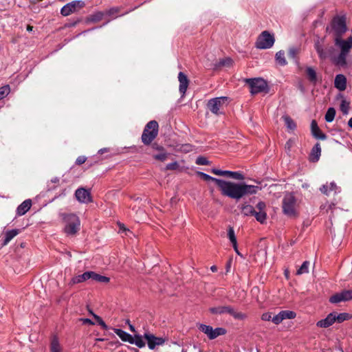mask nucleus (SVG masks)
I'll return each instance as SVG.
<instances>
[{
	"instance_id": "nucleus-1",
	"label": "nucleus",
	"mask_w": 352,
	"mask_h": 352,
	"mask_svg": "<svg viewBox=\"0 0 352 352\" xmlns=\"http://www.w3.org/2000/svg\"><path fill=\"white\" fill-rule=\"evenodd\" d=\"M332 28L335 33V45L340 48V54L334 55L333 47L324 50L319 43L316 44V50L321 59L330 58L335 65L344 67L346 65V57L352 48V36H349L346 40L341 38L346 31L345 19L342 17L335 18L332 22Z\"/></svg>"
},
{
	"instance_id": "nucleus-2",
	"label": "nucleus",
	"mask_w": 352,
	"mask_h": 352,
	"mask_svg": "<svg viewBox=\"0 0 352 352\" xmlns=\"http://www.w3.org/2000/svg\"><path fill=\"white\" fill-rule=\"evenodd\" d=\"M199 175L205 181H212L216 183L223 196L233 199L239 200L245 196L255 195L261 190L258 186L248 185L244 182H232L217 179L210 175L199 172Z\"/></svg>"
},
{
	"instance_id": "nucleus-3",
	"label": "nucleus",
	"mask_w": 352,
	"mask_h": 352,
	"mask_svg": "<svg viewBox=\"0 0 352 352\" xmlns=\"http://www.w3.org/2000/svg\"><path fill=\"white\" fill-rule=\"evenodd\" d=\"M239 208L241 213L245 217L254 216L256 221L263 224L266 222L267 212H266V204L264 201H259L256 205V209L248 203L241 204Z\"/></svg>"
},
{
	"instance_id": "nucleus-4",
	"label": "nucleus",
	"mask_w": 352,
	"mask_h": 352,
	"mask_svg": "<svg viewBox=\"0 0 352 352\" xmlns=\"http://www.w3.org/2000/svg\"><path fill=\"white\" fill-rule=\"evenodd\" d=\"M64 226V232L67 235H74L80 230V221L78 217L73 213H60Z\"/></svg>"
},
{
	"instance_id": "nucleus-5",
	"label": "nucleus",
	"mask_w": 352,
	"mask_h": 352,
	"mask_svg": "<svg viewBox=\"0 0 352 352\" xmlns=\"http://www.w3.org/2000/svg\"><path fill=\"white\" fill-rule=\"evenodd\" d=\"M209 311L211 314L214 315L229 314L234 319L239 320H243L247 317L245 314L237 311L233 307L230 305H221L210 307Z\"/></svg>"
},
{
	"instance_id": "nucleus-6",
	"label": "nucleus",
	"mask_w": 352,
	"mask_h": 352,
	"mask_svg": "<svg viewBox=\"0 0 352 352\" xmlns=\"http://www.w3.org/2000/svg\"><path fill=\"white\" fill-rule=\"evenodd\" d=\"M115 333L123 341L127 342L130 344H135L139 348H143L145 346V342L142 339V336L140 335H135L132 336L129 333L120 329H113Z\"/></svg>"
},
{
	"instance_id": "nucleus-7",
	"label": "nucleus",
	"mask_w": 352,
	"mask_h": 352,
	"mask_svg": "<svg viewBox=\"0 0 352 352\" xmlns=\"http://www.w3.org/2000/svg\"><path fill=\"white\" fill-rule=\"evenodd\" d=\"M158 123L155 120L148 122L142 135V141L144 144H149L157 137L158 133Z\"/></svg>"
},
{
	"instance_id": "nucleus-8",
	"label": "nucleus",
	"mask_w": 352,
	"mask_h": 352,
	"mask_svg": "<svg viewBox=\"0 0 352 352\" xmlns=\"http://www.w3.org/2000/svg\"><path fill=\"white\" fill-rule=\"evenodd\" d=\"M283 211L289 217L296 216V199L292 193H287L283 199Z\"/></svg>"
},
{
	"instance_id": "nucleus-9",
	"label": "nucleus",
	"mask_w": 352,
	"mask_h": 352,
	"mask_svg": "<svg viewBox=\"0 0 352 352\" xmlns=\"http://www.w3.org/2000/svg\"><path fill=\"white\" fill-rule=\"evenodd\" d=\"M274 35L271 34L268 31H263L258 36L255 43V47L261 50L270 49L274 45Z\"/></svg>"
},
{
	"instance_id": "nucleus-10",
	"label": "nucleus",
	"mask_w": 352,
	"mask_h": 352,
	"mask_svg": "<svg viewBox=\"0 0 352 352\" xmlns=\"http://www.w3.org/2000/svg\"><path fill=\"white\" fill-rule=\"evenodd\" d=\"M245 82L249 85L252 94L267 91V84L263 78H248L245 80Z\"/></svg>"
},
{
	"instance_id": "nucleus-11",
	"label": "nucleus",
	"mask_w": 352,
	"mask_h": 352,
	"mask_svg": "<svg viewBox=\"0 0 352 352\" xmlns=\"http://www.w3.org/2000/svg\"><path fill=\"white\" fill-rule=\"evenodd\" d=\"M227 97H217L210 99L208 102V108L212 113L219 115L221 113L220 109L227 104Z\"/></svg>"
},
{
	"instance_id": "nucleus-12",
	"label": "nucleus",
	"mask_w": 352,
	"mask_h": 352,
	"mask_svg": "<svg viewBox=\"0 0 352 352\" xmlns=\"http://www.w3.org/2000/svg\"><path fill=\"white\" fill-rule=\"evenodd\" d=\"M85 2L80 0L73 1L65 5L60 10V14L67 16L82 8L85 6Z\"/></svg>"
},
{
	"instance_id": "nucleus-13",
	"label": "nucleus",
	"mask_w": 352,
	"mask_h": 352,
	"mask_svg": "<svg viewBox=\"0 0 352 352\" xmlns=\"http://www.w3.org/2000/svg\"><path fill=\"white\" fill-rule=\"evenodd\" d=\"M199 329L207 335L210 340L226 333V330L223 328L213 329L211 326L203 324H199Z\"/></svg>"
},
{
	"instance_id": "nucleus-14",
	"label": "nucleus",
	"mask_w": 352,
	"mask_h": 352,
	"mask_svg": "<svg viewBox=\"0 0 352 352\" xmlns=\"http://www.w3.org/2000/svg\"><path fill=\"white\" fill-rule=\"evenodd\" d=\"M143 338L146 340L148 347L151 350L154 349L156 346L163 345L165 342V339L163 338L156 337L149 332L144 333L142 336V339Z\"/></svg>"
},
{
	"instance_id": "nucleus-15",
	"label": "nucleus",
	"mask_w": 352,
	"mask_h": 352,
	"mask_svg": "<svg viewBox=\"0 0 352 352\" xmlns=\"http://www.w3.org/2000/svg\"><path fill=\"white\" fill-rule=\"evenodd\" d=\"M75 197L82 204H88L92 201L90 192L84 188H78L75 192Z\"/></svg>"
},
{
	"instance_id": "nucleus-16",
	"label": "nucleus",
	"mask_w": 352,
	"mask_h": 352,
	"mask_svg": "<svg viewBox=\"0 0 352 352\" xmlns=\"http://www.w3.org/2000/svg\"><path fill=\"white\" fill-rule=\"evenodd\" d=\"M178 80L179 82V92L184 96L187 90L188 87L189 80L187 78V76L185 75L183 72H179L178 74Z\"/></svg>"
},
{
	"instance_id": "nucleus-17",
	"label": "nucleus",
	"mask_w": 352,
	"mask_h": 352,
	"mask_svg": "<svg viewBox=\"0 0 352 352\" xmlns=\"http://www.w3.org/2000/svg\"><path fill=\"white\" fill-rule=\"evenodd\" d=\"M335 322V312L330 313L322 320L317 322L316 325L321 328H327Z\"/></svg>"
},
{
	"instance_id": "nucleus-18",
	"label": "nucleus",
	"mask_w": 352,
	"mask_h": 352,
	"mask_svg": "<svg viewBox=\"0 0 352 352\" xmlns=\"http://www.w3.org/2000/svg\"><path fill=\"white\" fill-rule=\"evenodd\" d=\"M320 190L322 193L329 195L331 192H333L335 194H337L340 192V189L334 182H331L329 184H327L323 185Z\"/></svg>"
},
{
	"instance_id": "nucleus-19",
	"label": "nucleus",
	"mask_w": 352,
	"mask_h": 352,
	"mask_svg": "<svg viewBox=\"0 0 352 352\" xmlns=\"http://www.w3.org/2000/svg\"><path fill=\"white\" fill-rule=\"evenodd\" d=\"M311 133L314 138L320 140H325L327 138V135L323 133L320 128L318 126V124L316 120H312L311 123Z\"/></svg>"
},
{
	"instance_id": "nucleus-20",
	"label": "nucleus",
	"mask_w": 352,
	"mask_h": 352,
	"mask_svg": "<svg viewBox=\"0 0 352 352\" xmlns=\"http://www.w3.org/2000/svg\"><path fill=\"white\" fill-rule=\"evenodd\" d=\"M334 86L340 91H344L346 88V78L342 74H338L334 80Z\"/></svg>"
},
{
	"instance_id": "nucleus-21",
	"label": "nucleus",
	"mask_w": 352,
	"mask_h": 352,
	"mask_svg": "<svg viewBox=\"0 0 352 352\" xmlns=\"http://www.w3.org/2000/svg\"><path fill=\"white\" fill-rule=\"evenodd\" d=\"M90 271L89 272H85L82 274L74 276L70 282L69 283V285H73L75 284L80 283L82 282H85L89 279H90Z\"/></svg>"
},
{
	"instance_id": "nucleus-22",
	"label": "nucleus",
	"mask_w": 352,
	"mask_h": 352,
	"mask_svg": "<svg viewBox=\"0 0 352 352\" xmlns=\"http://www.w3.org/2000/svg\"><path fill=\"white\" fill-rule=\"evenodd\" d=\"M321 155V147L319 143H316L315 146L312 148L310 155L309 160L312 162H316L319 160Z\"/></svg>"
},
{
	"instance_id": "nucleus-23",
	"label": "nucleus",
	"mask_w": 352,
	"mask_h": 352,
	"mask_svg": "<svg viewBox=\"0 0 352 352\" xmlns=\"http://www.w3.org/2000/svg\"><path fill=\"white\" fill-rule=\"evenodd\" d=\"M32 201L30 199L25 200L16 208V214L19 216L25 214L31 208Z\"/></svg>"
},
{
	"instance_id": "nucleus-24",
	"label": "nucleus",
	"mask_w": 352,
	"mask_h": 352,
	"mask_svg": "<svg viewBox=\"0 0 352 352\" xmlns=\"http://www.w3.org/2000/svg\"><path fill=\"white\" fill-rule=\"evenodd\" d=\"M19 233V230L18 229H13L11 230H8L6 232L5 239L3 241V245H6Z\"/></svg>"
},
{
	"instance_id": "nucleus-25",
	"label": "nucleus",
	"mask_w": 352,
	"mask_h": 352,
	"mask_svg": "<svg viewBox=\"0 0 352 352\" xmlns=\"http://www.w3.org/2000/svg\"><path fill=\"white\" fill-rule=\"evenodd\" d=\"M90 279H92L96 282L108 283L109 281V278L98 274L94 272L90 271Z\"/></svg>"
},
{
	"instance_id": "nucleus-26",
	"label": "nucleus",
	"mask_w": 352,
	"mask_h": 352,
	"mask_svg": "<svg viewBox=\"0 0 352 352\" xmlns=\"http://www.w3.org/2000/svg\"><path fill=\"white\" fill-rule=\"evenodd\" d=\"M306 74L309 80L311 82L316 84V82H317V74L314 68L311 67H307Z\"/></svg>"
},
{
	"instance_id": "nucleus-27",
	"label": "nucleus",
	"mask_w": 352,
	"mask_h": 352,
	"mask_svg": "<svg viewBox=\"0 0 352 352\" xmlns=\"http://www.w3.org/2000/svg\"><path fill=\"white\" fill-rule=\"evenodd\" d=\"M62 348L59 343L58 339L54 337L51 341L50 351L51 352H61Z\"/></svg>"
},
{
	"instance_id": "nucleus-28",
	"label": "nucleus",
	"mask_w": 352,
	"mask_h": 352,
	"mask_svg": "<svg viewBox=\"0 0 352 352\" xmlns=\"http://www.w3.org/2000/svg\"><path fill=\"white\" fill-rule=\"evenodd\" d=\"M225 177H230L232 179L242 180L244 179L243 175L239 172H233L230 170H224Z\"/></svg>"
},
{
	"instance_id": "nucleus-29",
	"label": "nucleus",
	"mask_w": 352,
	"mask_h": 352,
	"mask_svg": "<svg viewBox=\"0 0 352 352\" xmlns=\"http://www.w3.org/2000/svg\"><path fill=\"white\" fill-rule=\"evenodd\" d=\"M342 98L340 103V110L343 114L346 115L349 113L350 102L347 101L342 95H340Z\"/></svg>"
},
{
	"instance_id": "nucleus-30",
	"label": "nucleus",
	"mask_w": 352,
	"mask_h": 352,
	"mask_svg": "<svg viewBox=\"0 0 352 352\" xmlns=\"http://www.w3.org/2000/svg\"><path fill=\"white\" fill-rule=\"evenodd\" d=\"M351 318L350 314L347 313H341L337 314L335 313V322H338L339 323H341L345 320H348Z\"/></svg>"
},
{
	"instance_id": "nucleus-31",
	"label": "nucleus",
	"mask_w": 352,
	"mask_h": 352,
	"mask_svg": "<svg viewBox=\"0 0 352 352\" xmlns=\"http://www.w3.org/2000/svg\"><path fill=\"white\" fill-rule=\"evenodd\" d=\"M309 262L307 261H304L302 263V265L296 271V275L299 276V275L309 273Z\"/></svg>"
},
{
	"instance_id": "nucleus-32",
	"label": "nucleus",
	"mask_w": 352,
	"mask_h": 352,
	"mask_svg": "<svg viewBox=\"0 0 352 352\" xmlns=\"http://www.w3.org/2000/svg\"><path fill=\"white\" fill-rule=\"evenodd\" d=\"M335 116H336L335 109L333 107H329L327 109V111L325 114V117H324L325 120L327 122H331L334 120Z\"/></svg>"
},
{
	"instance_id": "nucleus-33",
	"label": "nucleus",
	"mask_w": 352,
	"mask_h": 352,
	"mask_svg": "<svg viewBox=\"0 0 352 352\" xmlns=\"http://www.w3.org/2000/svg\"><path fill=\"white\" fill-rule=\"evenodd\" d=\"M276 60L277 63L282 66L287 64V61L285 58V53L283 51H279L276 54Z\"/></svg>"
},
{
	"instance_id": "nucleus-34",
	"label": "nucleus",
	"mask_w": 352,
	"mask_h": 352,
	"mask_svg": "<svg viewBox=\"0 0 352 352\" xmlns=\"http://www.w3.org/2000/svg\"><path fill=\"white\" fill-rule=\"evenodd\" d=\"M228 236L232 244V246H236V238L235 236L234 230L232 227H229L228 230Z\"/></svg>"
},
{
	"instance_id": "nucleus-35",
	"label": "nucleus",
	"mask_w": 352,
	"mask_h": 352,
	"mask_svg": "<svg viewBox=\"0 0 352 352\" xmlns=\"http://www.w3.org/2000/svg\"><path fill=\"white\" fill-rule=\"evenodd\" d=\"M283 320L285 319H293L296 317V314L293 311L285 310L280 311Z\"/></svg>"
},
{
	"instance_id": "nucleus-36",
	"label": "nucleus",
	"mask_w": 352,
	"mask_h": 352,
	"mask_svg": "<svg viewBox=\"0 0 352 352\" xmlns=\"http://www.w3.org/2000/svg\"><path fill=\"white\" fill-rule=\"evenodd\" d=\"M283 120L285 122L287 127L291 130H294L296 129V125L294 120L289 116H284Z\"/></svg>"
},
{
	"instance_id": "nucleus-37",
	"label": "nucleus",
	"mask_w": 352,
	"mask_h": 352,
	"mask_svg": "<svg viewBox=\"0 0 352 352\" xmlns=\"http://www.w3.org/2000/svg\"><path fill=\"white\" fill-rule=\"evenodd\" d=\"M104 13L102 12H98L91 15L89 20L91 22H98L102 19Z\"/></svg>"
},
{
	"instance_id": "nucleus-38",
	"label": "nucleus",
	"mask_w": 352,
	"mask_h": 352,
	"mask_svg": "<svg viewBox=\"0 0 352 352\" xmlns=\"http://www.w3.org/2000/svg\"><path fill=\"white\" fill-rule=\"evenodd\" d=\"M340 293L344 302L352 300V289L344 290Z\"/></svg>"
},
{
	"instance_id": "nucleus-39",
	"label": "nucleus",
	"mask_w": 352,
	"mask_h": 352,
	"mask_svg": "<svg viewBox=\"0 0 352 352\" xmlns=\"http://www.w3.org/2000/svg\"><path fill=\"white\" fill-rule=\"evenodd\" d=\"M10 91V88L8 85L0 87V100L7 96Z\"/></svg>"
},
{
	"instance_id": "nucleus-40",
	"label": "nucleus",
	"mask_w": 352,
	"mask_h": 352,
	"mask_svg": "<svg viewBox=\"0 0 352 352\" xmlns=\"http://www.w3.org/2000/svg\"><path fill=\"white\" fill-rule=\"evenodd\" d=\"M342 298V296H341V293L340 292V293H337V294L333 295L329 298V301L331 303L336 304V303H339L340 302H344Z\"/></svg>"
},
{
	"instance_id": "nucleus-41",
	"label": "nucleus",
	"mask_w": 352,
	"mask_h": 352,
	"mask_svg": "<svg viewBox=\"0 0 352 352\" xmlns=\"http://www.w3.org/2000/svg\"><path fill=\"white\" fill-rule=\"evenodd\" d=\"M167 156H168V154L165 152H162L160 153H158V154H156V155H154V158L155 160H160V161H162V162H164L166 160L167 158Z\"/></svg>"
},
{
	"instance_id": "nucleus-42",
	"label": "nucleus",
	"mask_w": 352,
	"mask_h": 352,
	"mask_svg": "<svg viewBox=\"0 0 352 352\" xmlns=\"http://www.w3.org/2000/svg\"><path fill=\"white\" fill-rule=\"evenodd\" d=\"M196 164L198 165H208L209 161L204 157H198L196 160Z\"/></svg>"
},
{
	"instance_id": "nucleus-43",
	"label": "nucleus",
	"mask_w": 352,
	"mask_h": 352,
	"mask_svg": "<svg viewBox=\"0 0 352 352\" xmlns=\"http://www.w3.org/2000/svg\"><path fill=\"white\" fill-rule=\"evenodd\" d=\"M283 320V319L280 312H279L277 315L274 316L272 318V322L276 324H280Z\"/></svg>"
},
{
	"instance_id": "nucleus-44",
	"label": "nucleus",
	"mask_w": 352,
	"mask_h": 352,
	"mask_svg": "<svg viewBox=\"0 0 352 352\" xmlns=\"http://www.w3.org/2000/svg\"><path fill=\"white\" fill-rule=\"evenodd\" d=\"M179 168V164L177 162L169 163L166 166V170H177Z\"/></svg>"
},
{
	"instance_id": "nucleus-45",
	"label": "nucleus",
	"mask_w": 352,
	"mask_h": 352,
	"mask_svg": "<svg viewBox=\"0 0 352 352\" xmlns=\"http://www.w3.org/2000/svg\"><path fill=\"white\" fill-rule=\"evenodd\" d=\"M120 10V8L118 7L112 8L107 11L106 14L114 16L116 14H117Z\"/></svg>"
},
{
	"instance_id": "nucleus-46",
	"label": "nucleus",
	"mask_w": 352,
	"mask_h": 352,
	"mask_svg": "<svg viewBox=\"0 0 352 352\" xmlns=\"http://www.w3.org/2000/svg\"><path fill=\"white\" fill-rule=\"evenodd\" d=\"M272 314L270 312L264 313L261 316V319L264 321H272Z\"/></svg>"
},
{
	"instance_id": "nucleus-47",
	"label": "nucleus",
	"mask_w": 352,
	"mask_h": 352,
	"mask_svg": "<svg viewBox=\"0 0 352 352\" xmlns=\"http://www.w3.org/2000/svg\"><path fill=\"white\" fill-rule=\"evenodd\" d=\"M87 158L85 156H79L76 160V164L81 165L85 162Z\"/></svg>"
},
{
	"instance_id": "nucleus-48",
	"label": "nucleus",
	"mask_w": 352,
	"mask_h": 352,
	"mask_svg": "<svg viewBox=\"0 0 352 352\" xmlns=\"http://www.w3.org/2000/svg\"><path fill=\"white\" fill-rule=\"evenodd\" d=\"M212 173L216 175H220L223 176L224 175V170L213 168L212 169Z\"/></svg>"
},
{
	"instance_id": "nucleus-49",
	"label": "nucleus",
	"mask_w": 352,
	"mask_h": 352,
	"mask_svg": "<svg viewBox=\"0 0 352 352\" xmlns=\"http://www.w3.org/2000/svg\"><path fill=\"white\" fill-rule=\"evenodd\" d=\"M232 63V60L230 58H227L225 60H223L220 62V65L223 66L228 65L229 66Z\"/></svg>"
},
{
	"instance_id": "nucleus-50",
	"label": "nucleus",
	"mask_w": 352,
	"mask_h": 352,
	"mask_svg": "<svg viewBox=\"0 0 352 352\" xmlns=\"http://www.w3.org/2000/svg\"><path fill=\"white\" fill-rule=\"evenodd\" d=\"M80 320L82 322L83 324H89L91 325L94 324V322L89 318H82V319H80Z\"/></svg>"
},
{
	"instance_id": "nucleus-51",
	"label": "nucleus",
	"mask_w": 352,
	"mask_h": 352,
	"mask_svg": "<svg viewBox=\"0 0 352 352\" xmlns=\"http://www.w3.org/2000/svg\"><path fill=\"white\" fill-rule=\"evenodd\" d=\"M98 324L101 326V327L104 329H108V327L107 325L105 324V322L103 321L102 319H100L99 321L98 322Z\"/></svg>"
},
{
	"instance_id": "nucleus-52",
	"label": "nucleus",
	"mask_w": 352,
	"mask_h": 352,
	"mask_svg": "<svg viewBox=\"0 0 352 352\" xmlns=\"http://www.w3.org/2000/svg\"><path fill=\"white\" fill-rule=\"evenodd\" d=\"M296 50L295 49H290L289 51V55L290 57L294 58L296 56Z\"/></svg>"
},
{
	"instance_id": "nucleus-53",
	"label": "nucleus",
	"mask_w": 352,
	"mask_h": 352,
	"mask_svg": "<svg viewBox=\"0 0 352 352\" xmlns=\"http://www.w3.org/2000/svg\"><path fill=\"white\" fill-rule=\"evenodd\" d=\"M126 323L129 324V329L131 332H135V329L133 325H132L131 323H130V321L128 320H126Z\"/></svg>"
},
{
	"instance_id": "nucleus-54",
	"label": "nucleus",
	"mask_w": 352,
	"mask_h": 352,
	"mask_svg": "<svg viewBox=\"0 0 352 352\" xmlns=\"http://www.w3.org/2000/svg\"><path fill=\"white\" fill-rule=\"evenodd\" d=\"M292 140H289V141L287 142L286 144H285V148L288 150L290 149V147L292 146Z\"/></svg>"
},
{
	"instance_id": "nucleus-55",
	"label": "nucleus",
	"mask_w": 352,
	"mask_h": 352,
	"mask_svg": "<svg viewBox=\"0 0 352 352\" xmlns=\"http://www.w3.org/2000/svg\"><path fill=\"white\" fill-rule=\"evenodd\" d=\"M90 314L94 316V318L96 320L97 322L99 321L100 319H102L100 316L98 315L94 314L92 311H89Z\"/></svg>"
},
{
	"instance_id": "nucleus-56",
	"label": "nucleus",
	"mask_w": 352,
	"mask_h": 352,
	"mask_svg": "<svg viewBox=\"0 0 352 352\" xmlns=\"http://www.w3.org/2000/svg\"><path fill=\"white\" fill-rule=\"evenodd\" d=\"M233 248H234V251L236 252V253L238 255H239V256H242V255L241 254V253L239 252V250H238V248H237V243H236V246H233Z\"/></svg>"
},
{
	"instance_id": "nucleus-57",
	"label": "nucleus",
	"mask_w": 352,
	"mask_h": 352,
	"mask_svg": "<svg viewBox=\"0 0 352 352\" xmlns=\"http://www.w3.org/2000/svg\"><path fill=\"white\" fill-rule=\"evenodd\" d=\"M348 125L349 127H351L352 129V117L349 119V120L348 122Z\"/></svg>"
},
{
	"instance_id": "nucleus-58",
	"label": "nucleus",
	"mask_w": 352,
	"mask_h": 352,
	"mask_svg": "<svg viewBox=\"0 0 352 352\" xmlns=\"http://www.w3.org/2000/svg\"><path fill=\"white\" fill-rule=\"evenodd\" d=\"M106 151H107V148H102V149L99 150L98 152L102 154V153H103L104 152H106Z\"/></svg>"
},
{
	"instance_id": "nucleus-59",
	"label": "nucleus",
	"mask_w": 352,
	"mask_h": 352,
	"mask_svg": "<svg viewBox=\"0 0 352 352\" xmlns=\"http://www.w3.org/2000/svg\"><path fill=\"white\" fill-rule=\"evenodd\" d=\"M210 270H211L213 272H216V271H217V267L214 265V266H212V267H210Z\"/></svg>"
},
{
	"instance_id": "nucleus-60",
	"label": "nucleus",
	"mask_w": 352,
	"mask_h": 352,
	"mask_svg": "<svg viewBox=\"0 0 352 352\" xmlns=\"http://www.w3.org/2000/svg\"><path fill=\"white\" fill-rule=\"evenodd\" d=\"M27 30H28V31H31V30H32V27H31V26L28 25V28H27Z\"/></svg>"
},
{
	"instance_id": "nucleus-61",
	"label": "nucleus",
	"mask_w": 352,
	"mask_h": 352,
	"mask_svg": "<svg viewBox=\"0 0 352 352\" xmlns=\"http://www.w3.org/2000/svg\"><path fill=\"white\" fill-rule=\"evenodd\" d=\"M285 276L287 277L288 276V274H289V272L287 270H286L285 272Z\"/></svg>"
}]
</instances>
